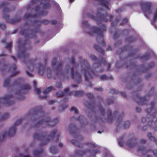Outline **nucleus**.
Wrapping results in <instances>:
<instances>
[{
	"label": "nucleus",
	"mask_w": 157,
	"mask_h": 157,
	"mask_svg": "<svg viewBox=\"0 0 157 157\" xmlns=\"http://www.w3.org/2000/svg\"><path fill=\"white\" fill-rule=\"evenodd\" d=\"M79 59L82 63L81 66H80L81 68L80 70L76 71L78 67L75 63V58L73 57L70 63L66 66L65 71L63 75L64 76L71 75V78L78 83H80L82 81V75L80 74L79 71L82 72L84 75L85 79L87 81L92 78L94 74L89 66L88 61L80 57Z\"/></svg>",
	"instance_id": "1"
},
{
	"label": "nucleus",
	"mask_w": 157,
	"mask_h": 157,
	"mask_svg": "<svg viewBox=\"0 0 157 157\" xmlns=\"http://www.w3.org/2000/svg\"><path fill=\"white\" fill-rule=\"evenodd\" d=\"M26 117L30 120L29 123L34 128L40 125L44 127L48 126H53L59 121L57 118L51 120L49 117L45 118L44 113L41 111L29 113Z\"/></svg>",
	"instance_id": "2"
},
{
	"label": "nucleus",
	"mask_w": 157,
	"mask_h": 157,
	"mask_svg": "<svg viewBox=\"0 0 157 157\" xmlns=\"http://www.w3.org/2000/svg\"><path fill=\"white\" fill-rule=\"evenodd\" d=\"M19 52L17 53V56L21 59L26 65L28 69L31 71H33L36 67L35 63L37 59H30L29 58V54L26 50L24 44H21L19 45Z\"/></svg>",
	"instance_id": "3"
},
{
	"label": "nucleus",
	"mask_w": 157,
	"mask_h": 157,
	"mask_svg": "<svg viewBox=\"0 0 157 157\" xmlns=\"http://www.w3.org/2000/svg\"><path fill=\"white\" fill-rule=\"evenodd\" d=\"M57 132V130H53L51 132L50 135L47 137L45 132H38L34 134L33 137L34 140H38L42 141L41 145H45L47 144L55 137V135Z\"/></svg>",
	"instance_id": "4"
},
{
	"label": "nucleus",
	"mask_w": 157,
	"mask_h": 157,
	"mask_svg": "<svg viewBox=\"0 0 157 157\" xmlns=\"http://www.w3.org/2000/svg\"><path fill=\"white\" fill-rule=\"evenodd\" d=\"M69 131L74 137L79 141V142L75 140H72V143L76 146L80 147L81 146V144L79 142L82 141L83 139V138L78 134V130L76 128L75 126L73 124H70L69 126Z\"/></svg>",
	"instance_id": "5"
},
{
	"label": "nucleus",
	"mask_w": 157,
	"mask_h": 157,
	"mask_svg": "<svg viewBox=\"0 0 157 157\" xmlns=\"http://www.w3.org/2000/svg\"><path fill=\"white\" fill-rule=\"evenodd\" d=\"M40 1L41 4L39 6H37L36 7V11L37 13H40L42 15H46L48 14V12L46 11H43L42 10L41 7H43L42 9H44L49 8L50 5L49 1L48 0H33V2H36Z\"/></svg>",
	"instance_id": "6"
},
{
	"label": "nucleus",
	"mask_w": 157,
	"mask_h": 157,
	"mask_svg": "<svg viewBox=\"0 0 157 157\" xmlns=\"http://www.w3.org/2000/svg\"><path fill=\"white\" fill-rule=\"evenodd\" d=\"M2 5L3 8H4V15L3 17L5 19L7 22L14 24L19 21L21 20V19L19 17L15 18L13 19L9 20L8 18L9 17V16L7 14H5L6 13L9 12L11 11V10L9 7V4L8 2H5L3 3L2 4Z\"/></svg>",
	"instance_id": "7"
},
{
	"label": "nucleus",
	"mask_w": 157,
	"mask_h": 157,
	"mask_svg": "<svg viewBox=\"0 0 157 157\" xmlns=\"http://www.w3.org/2000/svg\"><path fill=\"white\" fill-rule=\"evenodd\" d=\"M16 129L14 126L11 127L8 132L6 131H2L0 135V142L2 141L6 136H12L16 133Z\"/></svg>",
	"instance_id": "8"
},
{
	"label": "nucleus",
	"mask_w": 157,
	"mask_h": 157,
	"mask_svg": "<svg viewBox=\"0 0 157 157\" xmlns=\"http://www.w3.org/2000/svg\"><path fill=\"white\" fill-rule=\"evenodd\" d=\"M57 61L56 58H54L52 61V64L53 69L57 71L58 76L60 77L62 75L61 70L62 62L60 61L56 63Z\"/></svg>",
	"instance_id": "9"
},
{
	"label": "nucleus",
	"mask_w": 157,
	"mask_h": 157,
	"mask_svg": "<svg viewBox=\"0 0 157 157\" xmlns=\"http://www.w3.org/2000/svg\"><path fill=\"white\" fill-rule=\"evenodd\" d=\"M30 89V87L28 85L22 86L21 89L18 90L16 93V96L19 100H22L24 98L23 95L25 93V91Z\"/></svg>",
	"instance_id": "10"
},
{
	"label": "nucleus",
	"mask_w": 157,
	"mask_h": 157,
	"mask_svg": "<svg viewBox=\"0 0 157 157\" xmlns=\"http://www.w3.org/2000/svg\"><path fill=\"white\" fill-rule=\"evenodd\" d=\"M141 6L143 10L146 14L148 15L151 13L152 10L151 8V4L150 2H142Z\"/></svg>",
	"instance_id": "11"
},
{
	"label": "nucleus",
	"mask_w": 157,
	"mask_h": 157,
	"mask_svg": "<svg viewBox=\"0 0 157 157\" xmlns=\"http://www.w3.org/2000/svg\"><path fill=\"white\" fill-rule=\"evenodd\" d=\"M86 145L90 148V149H88V151H90V153L88 152L87 154H89L90 155L87 157H95V155L98 152L97 151H94V149L95 147L94 144L89 143L86 144Z\"/></svg>",
	"instance_id": "12"
},
{
	"label": "nucleus",
	"mask_w": 157,
	"mask_h": 157,
	"mask_svg": "<svg viewBox=\"0 0 157 157\" xmlns=\"http://www.w3.org/2000/svg\"><path fill=\"white\" fill-rule=\"evenodd\" d=\"M88 17L90 18L98 23V10L97 8L95 11H93L91 13H88L87 14Z\"/></svg>",
	"instance_id": "13"
},
{
	"label": "nucleus",
	"mask_w": 157,
	"mask_h": 157,
	"mask_svg": "<svg viewBox=\"0 0 157 157\" xmlns=\"http://www.w3.org/2000/svg\"><path fill=\"white\" fill-rule=\"evenodd\" d=\"M88 152H90V151H88V149L82 151L76 150L75 151V154L72 157H83V155H87Z\"/></svg>",
	"instance_id": "14"
},
{
	"label": "nucleus",
	"mask_w": 157,
	"mask_h": 157,
	"mask_svg": "<svg viewBox=\"0 0 157 157\" xmlns=\"http://www.w3.org/2000/svg\"><path fill=\"white\" fill-rule=\"evenodd\" d=\"M44 151L43 149H41L40 150H35L33 151L34 157H40V154ZM20 156L21 157H30L29 155H24L22 154H21Z\"/></svg>",
	"instance_id": "15"
},
{
	"label": "nucleus",
	"mask_w": 157,
	"mask_h": 157,
	"mask_svg": "<svg viewBox=\"0 0 157 157\" xmlns=\"http://www.w3.org/2000/svg\"><path fill=\"white\" fill-rule=\"evenodd\" d=\"M87 33L90 36H94L98 35V28L97 27L94 26L91 27L90 30L87 32Z\"/></svg>",
	"instance_id": "16"
},
{
	"label": "nucleus",
	"mask_w": 157,
	"mask_h": 157,
	"mask_svg": "<svg viewBox=\"0 0 157 157\" xmlns=\"http://www.w3.org/2000/svg\"><path fill=\"white\" fill-rule=\"evenodd\" d=\"M45 66L40 64L37 67V72L40 75H44L45 71Z\"/></svg>",
	"instance_id": "17"
},
{
	"label": "nucleus",
	"mask_w": 157,
	"mask_h": 157,
	"mask_svg": "<svg viewBox=\"0 0 157 157\" xmlns=\"http://www.w3.org/2000/svg\"><path fill=\"white\" fill-rule=\"evenodd\" d=\"M71 94V93L69 92V89L67 88L64 90L63 93L59 92L56 94V95L57 97H61L67 94L70 95Z\"/></svg>",
	"instance_id": "18"
},
{
	"label": "nucleus",
	"mask_w": 157,
	"mask_h": 157,
	"mask_svg": "<svg viewBox=\"0 0 157 157\" xmlns=\"http://www.w3.org/2000/svg\"><path fill=\"white\" fill-rule=\"evenodd\" d=\"M90 57L91 59H92L94 61H97V58L94 55H90ZM93 67L94 68H98V65L97 62L96 63H94V64L93 65Z\"/></svg>",
	"instance_id": "19"
},
{
	"label": "nucleus",
	"mask_w": 157,
	"mask_h": 157,
	"mask_svg": "<svg viewBox=\"0 0 157 157\" xmlns=\"http://www.w3.org/2000/svg\"><path fill=\"white\" fill-rule=\"evenodd\" d=\"M72 94L75 96H81L83 94L84 91H75L73 92Z\"/></svg>",
	"instance_id": "20"
},
{
	"label": "nucleus",
	"mask_w": 157,
	"mask_h": 157,
	"mask_svg": "<svg viewBox=\"0 0 157 157\" xmlns=\"http://www.w3.org/2000/svg\"><path fill=\"white\" fill-rule=\"evenodd\" d=\"M99 4L103 6L106 8L108 7L107 2L105 0H99Z\"/></svg>",
	"instance_id": "21"
},
{
	"label": "nucleus",
	"mask_w": 157,
	"mask_h": 157,
	"mask_svg": "<svg viewBox=\"0 0 157 157\" xmlns=\"http://www.w3.org/2000/svg\"><path fill=\"white\" fill-rule=\"evenodd\" d=\"M47 77L48 78H50L52 76V73L51 69L49 68H48L47 71Z\"/></svg>",
	"instance_id": "22"
},
{
	"label": "nucleus",
	"mask_w": 157,
	"mask_h": 157,
	"mask_svg": "<svg viewBox=\"0 0 157 157\" xmlns=\"http://www.w3.org/2000/svg\"><path fill=\"white\" fill-rule=\"evenodd\" d=\"M136 144H135L134 141L132 140H130L127 143V145L129 147H132L135 146Z\"/></svg>",
	"instance_id": "23"
},
{
	"label": "nucleus",
	"mask_w": 157,
	"mask_h": 157,
	"mask_svg": "<svg viewBox=\"0 0 157 157\" xmlns=\"http://www.w3.org/2000/svg\"><path fill=\"white\" fill-rule=\"evenodd\" d=\"M10 79L9 78H8L5 79L4 82V86L5 87H8L10 85Z\"/></svg>",
	"instance_id": "24"
},
{
	"label": "nucleus",
	"mask_w": 157,
	"mask_h": 157,
	"mask_svg": "<svg viewBox=\"0 0 157 157\" xmlns=\"http://www.w3.org/2000/svg\"><path fill=\"white\" fill-rule=\"evenodd\" d=\"M50 151L51 152L53 153H56L58 151V149L55 146L51 147Z\"/></svg>",
	"instance_id": "25"
},
{
	"label": "nucleus",
	"mask_w": 157,
	"mask_h": 157,
	"mask_svg": "<svg viewBox=\"0 0 157 157\" xmlns=\"http://www.w3.org/2000/svg\"><path fill=\"white\" fill-rule=\"evenodd\" d=\"M53 87L52 86H50L48 88L44 91V95L46 94L49 92L51 91L53 89Z\"/></svg>",
	"instance_id": "26"
},
{
	"label": "nucleus",
	"mask_w": 157,
	"mask_h": 157,
	"mask_svg": "<svg viewBox=\"0 0 157 157\" xmlns=\"http://www.w3.org/2000/svg\"><path fill=\"white\" fill-rule=\"evenodd\" d=\"M36 15H31L29 13H26L24 16V19H28L33 17H34Z\"/></svg>",
	"instance_id": "27"
},
{
	"label": "nucleus",
	"mask_w": 157,
	"mask_h": 157,
	"mask_svg": "<svg viewBox=\"0 0 157 157\" xmlns=\"http://www.w3.org/2000/svg\"><path fill=\"white\" fill-rule=\"evenodd\" d=\"M85 105L86 106H87L90 109H91L93 108H94V104L93 103L92 104H91L90 103L86 102L85 103Z\"/></svg>",
	"instance_id": "28"
},
{
	"label": "nucleus",
	"mask_w": 157,
	"mask_h": 157,
	"mask_svg": "<svg viewBox=\"0 0 157 157\" xmlns=\"http://www.w3.org/2000/svg\"><path fill=\"white\" fill-rule=\"evenodd\" d=\"M91 119L95 121H97L98 120V117L96 116V114L95 113H94L93 112H92V114L91 116Z\"/></svg>",
	"instance_id": "29"
},
{
	"label": "nucleus",
	"mask_w": 157,
	"mask_h": 157,
	"mask_svg": "<svg viewBox=\"0 0 157 157\" xmlns=\"http://www.w3.org/2000/svg\"><path fill=\"white\" fill-rule=\"evenodd\" d=\"M71 111L73 112L75 114H78V109L75 107H72L71 109Z\"/></svg>",
	"instance_id": "30"
},
{
	"label": "nucleus",
	"mask_w": 157,
	"mask_h": 157,
	"mask_svg": "<svg viewBox=\"0 0 157 157\" xmlns=\"http://www.w3.org/2000/svg\"><path fill=\"white\" fill-rule=\"evenodd\" d=\"M104 111V109L102 106L99 105V114H103Z\"/></svg>",
	"instance_id": "31"
},
{
	"label": "nucleus",
	"mask_w": 157,
	"mask_h": 157,
	"mask_svg": "<svg viewBox=\"0 0 157 157\" xmlns=\"http://www.w3.org/2000/svg\"><path fill=\"white\" fill-rule=\"evenodd\" d=\"M21 119H20L17 121L14 124L13 126H15V127L16 128V126L19 125L21 124Z\"/></svg>",
	"instance_id": "32"
},
{
	"label": "nucleus",
	"mask_w": 157,
	"mask_h": 157,
	"mask_svg": "<svg viewBox=\"0 0 157 157\" xmlns=\"http://www.w3.org/2000/svg\"><path fill=\"white\" fill-rule=\"evenodd\" d=\"M28 30H22L21 31V33L22 35H28L29 33H28Z\"/></svg>",
	"instance_id": "33"
},
{
	"label": "nucleus",
	"mask_w": 157,
	"mask_h": 157,
	"mask_svg": "<svg viewBox=\"0 0 157 157\" xmlns=\"http://www.w3.org/2000/svg\"><path fill=\"white\" fill-rule=\"evenodd\" d=\"M56 86L58 88H61L62 87V84L60 82H57L56 83Z\"/></svg>",
	"instance_id": "34"
},
{
	"label": "nucleus",
	"mask_w": 157,
	"mask_h": 157,
	"mask_svg": "<svg viewBox=\"0 0 157 157\" xmlns=\"http://www.w3.org/2000/svg\"><path fill=\"white\" fill-rule=\"evenodd\" d=\"M82 25L84 27H88L89 25L88 22L86 21H84L82 23Z\"/></svg>",
	"instance_id": "35"
},
{
	"label": "nucleus",
	"mask_w": 157,
	"mask_h": 157,
	"mask_svg": "<svg viewBox=\"0 0 157 157\" xmlns=\"http://www.w3.org/2000/svg\"><path fill=\"white\" fill-rule=\"evenodd\" d=\"M148 136L149 138V139L152 140H154V137L152 136L151 133H149L148 134Z\"/></svg>",
	"instance_id": "36"
},
{
	"label": "nucleus",
	"mask_w": 157,
	"mask_h": 157,
	"mask_svg": "<svg viewBox=\"0 0 157 157\" xmlns=\"http://www.w3.org/2000/svg\"><path fill=\"white\" fill-rule=\"evenodd\" d=\"M34 90L36 91L37 94H39L40 93L41 90L36 88V86H34Z\"/></svg>",
	"instance_id": "37"
},
{
	"label": "nucleus",
	"mask_w": 157,
	"mask_h": 157,
	"mask_svg": "<svg viewBox=\"0 0 157 157\" xmlns=\"http://www.w3.org/2000/svg\"><path fill=\"white\" fill-rule=\"evenodd\" d=\"M0 27L2 29H4L6 28L5 25L3 23H0Z\"/></svg>",
	"instance_id": "38"
},
{
	"label": "nucleus",
	"mask_w": 157,
	"mask_h": 157,
	"mask_svg": "<svg viewBox=\"0 0 157 157\" xmlns=\"http://www.w3.org/2000/svg\"><path fill=\"white\" fill-rule=\"evenodd\" d=\"M11 44H12L11 43H9L7 44V45L6 46V47L7 48V49H8V50L9 51H10V47L11 46Z\"/></svg>",
	"instance_id": "39"
},
{
	"label": "nucleus",
	"mask_w": 157,
	"mask_h": 157,
	"mask_svg": "<svg viewBox=\"0 0 157 157\" xmlns=\"http://www.w3.org/2000/svg\"><path fill=\"white\" fill-rule=\"evenodd\" d=\"M107 78V77L106 75H103L100 76V79L101 80H104L106 79Z\"/></svg>",
	"instance_id": "40"
},
{
	"label": "nucleus",
	"mask_w": 157,
	"mask_h": 157,
	"mask_svg": "<svg viewBox=\"0 0 157 157\" xmlns=\"http://www.w3.org/2000/svg\"><path fill=\"white\" fill-rule=\"evenodd\" d=\"M87 96L89 99H92L94 98L93 95L90 93L87 94Z\"/></svg>",
	"instance_id": "41"
},
{
	"label": "nucleus",
	"mask_w": 157,
	"mask_h": 157,
	"mask_svg": "<svg viewBox=\"0 0 157 157\" xmlns=\"http://www.w3.org/2000/svg\"><path fill=\"white\" fill-rule=\"evenodd\" d=\"M26 74L29 76L30 77H33V75L32 74H31V73H30V72H29L27 71L26 70Z\"/></svg>",
	"instance_id": "42"
},
{
	"label": "nucleus",
	"mask_w": 157,
	"mask_h": 157,
	"mask_svg": "<svg viewBox=\"0 0 157 157\" xmlns=\"http://www.w3.org/2000/svg\"><path fill=\"white\" fill-rule=\"evenodd\" d=\"M41 22L45 24H48V23H49V21L47 20H42L41 21Z\"/></svg>",
	"instance_id": "43"
},
{
	"label": "nucleus",
	"mask_w": 157,
	"mask_h": 157,
	"mask_svg": "<svg viewBox=\"0 0 157 157\" xmlns=\"http://www.w3.org/2000/svg\"><path fill=\"white\" fill-rule=\"evenodd\" d=\"M31 26L29 25H28V22H26L24 25V28L25 29Z\"/></svg>",
	"instance_id": "44"
},
{
	"label": "nucleus",
	"mask_w": 157,
	"mask_h": 157,
	"mask_svg": "<svg viewBox=\"0 0 157 157\" xmlns=\"http://www.w3.org/2000/svg\"><path fill=\"white\" fill-rule=\"evenodd\" d=\"M16 67V66L15 65H13L10 68V71H11L12 70H13V71H15Z\"/></svg>",
	"instance_id": "45"
},
{
	"label": "nucleus",
	"mask_w": 157,
	"mask_h": 157,
	"mask_svg": "<svg viewBox=\"0 0 157 157\" xmlns=\"http://www.w3.org/2000/svg\"><path fill=\"white\" fill-rule=\"evenodd\" d=\"M119 144L121 146H123L124 144L123 142V141H121V140H119Z\"/></svg>",
	"instance_id": "46"
},
{
	"label": "nucleus",
	"mask_w": 157,
	"mask_h": 157,
	"mask_svg": "<svg viewBox=\"0 0 157 157\" xmlns=\"http://www.w3.org/2000/svg\"><path fill=\"white\" fill-rule=\"evenodd\" d=\"M100 36L101 39H102V32L101 31V33L99 32V37Z\"/></svg>",
	"instance_id": "47"
},
{
	"label": "nucleus",
	"mask_w": 157,
	"mask_h": 157,
	"mask_svg": "<svg viewBox=\"0 0 157 157\" xmlns=\"http://www.w3.org/2000/svg\"><path fill=\"white\" fill-rule=\"evenodd\" d=\"M154 17L155 19H157V10L154 13Z\"/></svg>",
	"instance_id": "48"
},
{
	"label": "nucleus",
	"mask_w": 157,
	"mask_h": 157,
	"mask_svg": "<svg viewBox=\"0 0 157 157\" xmlns=\"http://www.w3.org/2000/svg\"><path fill=\"white\" fill-rule=\"evenodd\" d=\"M101 52L102 54H103L104 52V50L102 49H99V52Z\"/></svg>",
	"instance_id": "49"
},
{
	"label": "nucleus",
	"mask_w": 157,
	"mask_h": 157,
	"mask_svg": "<svg viewBox=\"0 0 157 157\" xmlns=\"http://www.w3.org/2000/svg\"><path fill=\"white\" fill-rule=\"evenodd\" d=\"M51 23L53 25H55L56 24V23L57 21L55 20H53L51 21Z\"/></svg>",
	"instance_id": "50"
},
{
	"label": "nucleus",
	"mask_w": 157,
	"mask_h": 157,
	"mask_svg": "<svg viewBox=\"0 0 157 157\" xmlns=\"http://www.w3.org/2000/svg\"><path fill=\"white\" fill-rule=\"evenodd\" d=\"M104 17H105L103 15V16H101V17H100V18L103 19H102L103 20L105 21H106V20L105 19Z\"/></svg>",
	"instance_id": "51"
},
{
	"label": "nucleus",
	"mask_w": 157,
	"mask_h": 157,
	"mask_svg": "<svg viewBox=\"0 0 157 157\" xmlns=\"http://www.w3.org/2000/svg\"><path fill=\"white\" fill-rule=\"evenodd\" d=\"M94 48L96 50H98V46L97 45H94Z\"/></svg>",
	"instance_id": "52"
},
{
	"label": "nucleus",
	"mask_w": 157,
	"mask_h": 157,
	"mask_svg": "<svg viewBox=\"0 0 157 157\" xmlns=\"http://www.w3.org/2000/svg\"><path fill=\"white\" fill-rule=\"evenodd\" d=\"M55 102V101H51L49 102V103L51 104H52Z\"/></svg>",
	"instance_id": "53"
},
{
	"label": "nucleus",
	"mask_w": 157,
	"mask_h": 157,
	"mask_svg": "<svg viewBox=\"0 0 157 157\" xmlns=\"http://www.w3.org/2000/svg\"><path fill=\"white\" fill-rule=\"evenodd\" d=\"M67 108V106H65V107H60L59 108V109H62V108H63V109H66Z\"/></svg>",
	"instance_id": "54"
},
{
	"label": "nucleus",
	"mask_w": 157,
	"mask_h": 157,
	"mask_svg": "<svg viewBox=\"0 0 157 157\" xmlns=\"http://www.w3.org/2000/svg\"><path fill=\"white\" fill-rule=\"evenodd\" d=\"M11 58H13V59L15 61L16 60V58L13 56H11Z\"/></svg>",
	"instance_id": "55"
},
{
	"label": "nucleus",
	"mask_w": 157,
	"mask_h": 157,
	"mask_svg": "<svg viewBox=\"0 0 157 157\" xmlns=\"http://www.w3.org/2000/svg\"><path fill=\"white\" fill-rule=\"evenodd\" d=\"M101 43L102 44L103 46H104L105 45V43L104 42V41L103 40H102Z\"/></svg>",
	"instance_id": "56"
},
{
	"label": "nucleus",
	"mask_w": 157,
	"mask_h": 157,
	"mask_svg": "<svg viewBox=\"0 0 157 157\" xmlns=\"http://www.w3.org/2000/svg\"><path fill=\"white\" fill-rule=\"evenodd\" d=\"M71 86L74 87H78V85H72Z\"/></svg>",
	"instance_id": "57"
},
{
	"label": "nucleus",
	"mask_w": 157,
	"mask_h": 157,
	"mask_svg": "<svg viewBox=\"0 0 157 157\" xmlns=\"http://www.w3.org/2000/svg\"><path fill=\"white\" fill-rule=\"evenodd\" d=\"M82 118V116H79V118H77V120H80Z\"/></svg>",
	"instance_id": "58"
},
{
	"label": "nucleus",
	"mask_w": 157,
	"mask_h": 157,
	"mask_svg": "<svg viewBox=\"0 0 157 157\" xmlns=\"http://www.w3.org/2000/svg\"><path fill=\"white\" fill-rule=\"evenodd\" d=\"M141 142L143 143H145L146 142V141L144 140H141Z\"/></svg>",
	"instance_id": "59"
},
{
	"label": "nucleus",
	"mask_w": 157,
	"mask_h": 157,
	"mask_svg": "<svg viewBox=\"0 0 157 157\" xmlns=\"http://www.w3.org/2000/svg\"><path fill=\"white\" fill-rule=\"evenodd\" d=\"M108 113V116H108V118H109V117H110L109 115H111V112H109V113Z\"/></svg>",
	"instance_id": "60"
},
{
	"label": "nucleus",
	"mask_w": 157,
	"mask_h": 157,
	"mask_svg": "<svg viewBox=\"0 0 157 157\" xmlns=\"http://www.w3.org/2000/svg\"><path fill=\"white\" fill-rule=\"evenodd\" d=\"M32 32H33V33H36V31L35 30H34L33 29L32 30Z\"/></svg>",
	"instance_id": "61"
},
{
	"label": "nucleus",
	"mask_w": 157,
	"mask_h": 157,
	"mask_svg": "<svg viewBox=\"0 0 157 157\" xmlns=\"http://www.w3.org/2000/svg\"><path fill=\"white\" fill-rule=\"evenodd\" d=\"M153 153H154V154L155 155H157V154L156 153V151H154Z\"/></svg>",
	"instance_id": "62"
},
{
	"label": "nucleus",
	"mask_w": 157,
	"mask_h": 157,
	"mask_svg": "<svg viewBox=\"0 0 157 157\" xmlns=\"http://www.w3.org/2000/svg\"><path fill=\"white\" fill-rule=\"evenodd\" d=\"M63 145V144H62L60 143L59 144V146L60 147H62Z\"/></svg>",
	"instance_id": "63"
},
{
	"label": "nucleus",
	"mask_w": 157,
	"mask_h": 157,
	"mask_svg": "<svg viewBox=\"0 0 157 157\" xmlns=\"http://www.w3.org/2000/svg\"><path fill=\"white\" fill-rule=\"evenodd\" d=\"M74 0H69V1L71 2H74Z\"/></svg>",
	"instance_id": "64"
}]
</instances>
